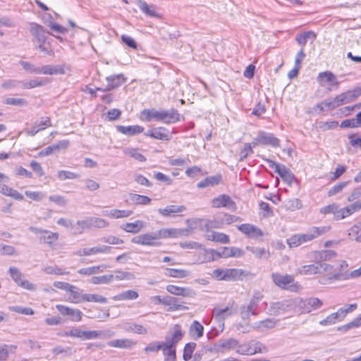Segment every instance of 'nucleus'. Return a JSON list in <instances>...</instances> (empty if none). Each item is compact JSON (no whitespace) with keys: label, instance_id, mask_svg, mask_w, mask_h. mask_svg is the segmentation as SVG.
I'll list each match as a JSON object with an SVG mask.
<instances>
[{"label":"nucleus","instance_id":"nucleus-31","mask_svg":"<svg viewBox=\"0 0 361 361\" xmlns=\"http://www.w3.org/2000/svg\"><path fill=\"white\" fill-rule=\"evenodd\" d=\"M108 345L118 348H131L135 342L128 338L116 339L108 342Z\"/></svg>","mask_w":361,"mask_h":361},{"label":"nucleus","instance_id":"nucleus-54","mask_svg":"<svg viewBox=\"0 0 361 361\" xmlns=\"http://www.w3.org/2000/svg\"><path fill=\"white\" fill-rule=\"evenodd\" d=\"M133 214L130 210L111 209L109 212L108 216L114 219H121L128 217Z\"/></svg>","mask_w":361,"mask_h":361},{"label":"nucleus","instance_id":"nucleus-61","mask_svg":"<svg viewBox=\"0 0 361 361\" xmlns=\"http://www.w3.org/2000/svg\"><path fill=\"white\" fill-rule=\"evenodd\" d=\"M163 342L160 341H152L147 344L144 350L146 353H157L161 350Z\"/></svg>","mask_w":361,"mask_h":361},{"label":"nucleus","instance_id":"nucleus-57","mask_svg":"<svg viewBox=\"0 0 361 361\" xmlns=\"http://www.w3.org/2000/svg\"><path fill=\"white\" fill-rule=\"evenodd\" d=\"M44 85V82L39 79H32L29 80H22V89H32L40 87Z\"/></svg>","mask_w":361,"mask_h":361},{"label":"nucleus","instance_id":"nucleus-53","mask_svg":"<svg viewBox=\"0 0 361 361\" xmlns=\"http://www.w3.org/2000/svg\"><path fill=\"white\" fill-rule=\"evenodd\" d=\"M196 345V343L194 342H190L185 345L183 354V358L185 361H188L192 358Z\"/></svg>","mask_w":361,"mask_h":361},{"label":"nucleus","instance_id":"nucleus-14","mask_svg":"<svg viewBox=\"0 0 361 361\" xmlns=\"http://www.w3.org/2000/svg\"><path fill=\"white\" fill-rule=\"evenodd\" d=\"M323 302L317 298H310L301 300L299 306L302 313H310L312 310H318L322 307Z\"/></svg>","mask_w":361,"mask_h":361},{"label":"nucleus","instance_id":"nucleus-11","mask_svg":"<svg viewBox=\"0 0 361 361\" xmlns=\"http://www.w3.org/2000/svg\"><path fill=\"white\" fill-rule=\"evenodd\" d=\"M212 207L214 208L226 207L231 211L237 209L235 202L227 195L223 194L214 197L212 201Z\"/></svg>","mask_w":361,"mask_h":361},{"label":"nucleus","instance_id":"nucleus-50","mask_svg":"<svg viewBox=\"0 0 361 361\" xmlns=\"http://www.w3.org/2000/svg\"><path fill=\"white\" fill-rule=\"evenodd\" d=\"M114 335L111 331H88V340L94 338H108Z\"/></svg>","mask_w":361,"mask_h":361},{"label":"nucleus","instance_id":"nucleus-15","mask_svg":"<svg viewBox=\"0 0 361 361\" xmlns=\"http://www.w3.org/2000/svg\"><path fill=\"white\" fill-rule=\"evenodd\" d=\"M56 308L63 316H68L72 322H80L82 312L78 309H73L63 305H56Z\"/></svg>","mask_w":361,"mask_h":361},{"label":"nucleus","instance_id":"nucleus-16","mask_svg":"<svg viewBox=\"0 0 361 361\" xmlns=\"http://www.w3.org/2000/svg\"><path fill=\"white\" fill-rule=\"evenodd\" d=\"M145 136L154 139L169 141L171 140V135L169 130L164 127H157L148 130L144 133Z\"/></svg>","mask_w":361,"mask_h":361},{"label":"nucleus","instance_id":"nucleus-42","mask_svg":"<svg viewBox=\"0 0 361 361\" xmlns=\"http://www.w3.org/2000/svg\"><path fill=\"white\" fill-rule=\"evenodd\" d=\"M246 250L252 252L256 257L259 259L264 258L267 259L270 256L269 251L264 247L247 246Z\"/></svg>","mask_w":361,"mask_h":361},{"label":"nucleus","instance_id":"nucleus-5","mask_svg":"<svg viewBox=\"0 0 361 361\" xmlns=\"http://www.w3.org/2000/svg\"><path fill=\"white\" fill-rule=\"evenodd\" d=\"M262 298L263 295L260 293H255L249 303L240 307V314L243 320H249L250 315L256 316L258 314L257 310Z\"/></svg>","mask_w":361,"mask_h":361},{"label":"nucleus","instance_id":"nucleus-41","mask_svg":"<svg viewBox=\"0 0 361 361\" xmlns=\"http://www.w3.org/2000/svg\"><path fill=\"white\" fill-rule=\"evenodd\" d=\"M0 192L6 196H9L17 200H23V196L16 190H14L6 185H3Z\"/></svg>","mask_w":361,"mask_h":361},{"label":"nucleus","instance_id":"nucleus-24","mask_svg":"<svg viewBox=\"0 0 361 361\" xmlns=\"http://www.w3.org/2000/svg\"><path fill=\"white\" fill-rule=\"evenodd\" d=\"M70 142L67 140H63L59 141L57 143L53 144L44 148L39 152L41 156H49L56 152H58L61 149H66L68 147Z\"/></svg>","mask_w":361,"mask_h":361},{"label":"nucleus","instance_id":"nucleus-20","mask_svg":"<svg viewBox=\"0 0 361 361\" xmlns=\"http://www.w3.org/2000/svg\"><path fill=\"white\" fill-rule=\"evenodd\" d=\"M291 308V304L289 300H282L272 302L269 310V314L279 315L288 312Z\"/></svg>","mask_w":361,"mask_h":361},{"label":"nucleus","instance_id":"nucleus-30","mask_svg":"<svg viewBox=\"0 0 361 361\" xmlns=\"http://www.w3.org/2000/svg\"><path fill=\"white\" fill-rule=\"evenodd\" d=\"M164 305L169 306L173 311L188 310V307L178 303V299L171 296H164L161 301Z\"/></svg>","mask_w":361,"mask_h":361},{"label":"nucleus","instance_id":"nucleus-3","mask_svg":"<svg viewBox=\"0 0 361 361\" xmlns=\"http://www.w3.org/2000/svg\"><path fill=\"white\" fill-rule=\"evenodd\" d=\"M329 230V228L326 226H313L306 233L293 235L287 239V243L290 247H298L326 233Z\"/></svg>","mask_w":361,"mask_h":361},{"label":"nucleus","instance_id":"nucleus-7","mask_svg":"<svg viewBox=\"0 0 361 361\" xmlns=\"http://www.w3.org/2000/svg\"><path fill=\"white\" fill-rule=\"evenodd\" d=\"M8 274L18 286L28 290H35V286L33 283L27 280H23V274L18 268L14 267H10Z\"/></svg>","mask_w":361,"mask_h":361},{"label":"nucleus","instance_id":"nucleus-38","mask_svg":"<svg viewBox=\"0 0 361 361\" xmlns=\"http://www.w3.org/2000/svg\"><path fill=\"white\" fill-rule=\"evenodd\" d=\"M164 274L173 278H185L189 276L190 272L185 269L166 268Z\"/></svg>","mask_w":361,"mask_h":361},{"label":"nucleus","instance_id":"nucleus-32","mask_svg":"<svg viewBox=\"0 0 361 361\" xmlns=\"http://www.w3.org/2000/svg\"><path fill=\"white\" fill-rule=\"evenodd\" d=\"M39 74L56 75L64 73V69L61 66L46 65L39 67Z\"/></svg>","mask_w":361,"mask_h":361},{"label":"nucleus","instance_id":"nucleus-45","mask_svg":"<svg viewBox=\"0 0 361 361\" xmlns=\"http://www.w3.org/2000/svg\"><path fill=\"white\" fill-rule=\"evenodd\" d=\"M124 328L127 331L133 332L137 334L145 335L147 334V329L145 326L136 323L127 324Z\"/></svg>","mask_w":361,"mask_h":361},{"label":"nucleus","instance_id":"nucleus-52","mask_svg":"<svg viewBox=\"0 0 361 361\" xmlns=\"http://www.w3.org/2000/svg\"><path fill=\"white\" fill-rule=\"evenodd\" d=\"M361 209V202H355L343 208L342 215L344 219L350 216L354 212Z\"/></svg>","mask_w":361,"mask_h":361},{"label":"nucleus","instance_id":"nucleus-10","mask_svg":"<svg viewBox=\"0 0 361 361\" xmlns=\"http://www.w3.org/2000/svg\"><path fill=\"white\" fill-rule=\"evenodd\" d=\"M106 80L107 82V86L106 88L102 89L101 87H97V90L102 92H107L114 89H116L123 83H125L127 80L126 76L122 74H116L107 76L106 78Z\"/></svg>","mask_w":361,"mask_h":361},{"label":"nucleus","instance_id":"nucleus-4","mask_svg":"<svg viewBox=\"0 0 361 361\" xmlns=\"http://www.w3.org/2000/svg\"><path fill=\"white\" fill-rule=\"evenodd\" d=\"M271 279L276 286L283 290L297 292L300 288V284L295 281L294 276L290 274L273 273Z\"/></svg>","mask_w":361,"mask_h":361},{"label":"nucleus","instance_id":"nucleus-23","mask_svg":"<svg viewBox=\"0 0 361 361\" xmlns=\"http://www.w3.org/2000/svg\"><path fill=\"white\" fill-rule=\"evenodd\" d=\"M361 276V267L359 269L352 271L350 273L347 271H339L336 273L333 274L329 277L330 280H347L350 278H357Z\"/></svg>","mask_w":361,"mask_h":361},{"label":"nucleus","instance_id":"nucleus-40","mask_svg":"<svg viewBox=\"0 0 361 361\" xmlns=\"http://www.w3.org/2000/svg\"><path fill=\"white\" fill-rule=\"evenodd\" d=\"M123 153L140 162H145L147 160L146 157L136 148L126 147L123 149Z\"/></svg>","mask_w":361,"mask_h":361},{"label":"nucleus","instance_id":"nucleus-51","mask_svg":"<svg viewBox=\"0 0 361 361\" xmlns=\"http://www.w3.org/2000/svg\"><path fill=\"white\" fill-rule=\"evenodd\" d=\"M242 275V270L238 269H226L224 281H233L239 278Z\"/></svg>","mask_w":361,"mask_h":361},{"label":"nucleus","instance_id":"nucleus-29","mask_svg":"<svg viewBox=\"0 0 361 361\" xmlns=\"http://www.w3.org/2000/svg\"><path fill=\"white\" fill-rule=\"evenodd\" d=\"M145 226V223L141 220H137L133 223H126L121 226V228L127 233H138Z\"/></svg>","mask_w":361,"mask_h":361},{"label":"nucleus","instance_id":"nucleus-47","mask_svg":"<svg viewBox=\"0 0 361 361\" xmlns=\"http://www.w3.org/2000/svg\"><path fill=\"white\" fill-rule=\"evenodd\" d=\"M203 331V326L199 322L195 320L190 325L189 332L191 336L194 337L195 336L198 338L202 336Z\"/></svg>","mask_w":361,"mask_h":361},{"label":"nucleus","instance_id":"nucleus-17","mask_svg":"<svg viewBox=\"0 0 361 361\" xmlns=\"http://www.w3.org/2000/svg\"><path fill=\"white\" fill-rule=\"evenodd\" d=\"M166 290L172 295L193 298L195 295V292L193 289L188 287H180L175 285H167L166 287Z\"/></svg>","mask_w":361,"mask_h":361},{"label":"nucleus","instance_id":"nucleus-63","mask_svg":"<svg viewBox=\"0 0 361 361\" xmlns=\"http://www.w3.org/2000/svg\"><path fill=\"white\" fill-rule=\"evenodd\" d=\"M51 39L47 41V42H39L37 48L45 54L49 56H54V51L51 46Z\"/></svg>","mask_w":361,"mask_h":361},{"label":"nucleus","instance_id":"nucleus-56","mask_svg":"<svg viewBox=\"0 0 361 361\" xmlns=\"http://www.w3.org/2000/svg\"><path fill=\"white\" fill-rule=\"evenodd\" d=\"M84 302H94L104 304L107 302V299L98 294L85 293Z\"/></svg>","mask_w":361,"mask_h":361},{"label":"nucleus","instance_id":"nucleus-8","mask_svg":"<svg viewBox=\"0 0 361 361\" xmlns=\"http://www.w3.org/2000/svg\"><path fill=\"white\" fill-rule=\"evenodd\" d=\"M212 346L214 353H225L230 350H235L238 347V341L234 338L220 339Z\"/></svg>","mask_w":361,"mask_h":361},{"label":"nucleus","instance_id":"nucleus-44","mask_svg":"<svg viewBox=\"0 0 361 361\" xmlns=\"http://www.w3.org/2000/svg\"><path fill=\"white\" fill-rule=\"evenodd\" d=\"M114 280V276L113 274H106L99 276H92L90 279V282L92 284H109Z\"/></svg>","mask_w":361,"mask_h":361},{"label":"nucleus","instance_id":"nucleus-6","mask_svg":"<svg viewBox=\"0 0 361 361\" xmlns=\"http://www.w3.org/2000/svg\"><path fill=\"white\" fill-rule=\"evenodd\" d=\"M259 157L268 163L269 167L274 169V171L280 176L284 182L289 185H291L293 180L295 179V176L286 166L276 163L273 160L266 158L264 155H260Z\"/></svg>","mask_w":361,"mask_h":361},{"label":"nucleus","instance_id":"nucleus-35","mask_svg":"<svg viewBox=\"0 0 361 361\" xmlns=\"http://www.w3.org/2000/svg\"><path fill=\"white\" fill-rule=\"evenodd\" d=\"M138 293L134 290H128L114 295L112 299L116 301L131 300L138 298Z\"/></svg>","mask_w":361,"mask_h":361},{"label":"nucleus","instance_id":"nucleus-39","mask_svg":"<svg viewBox=\"0 0 361 361\" xmlns=\"http://www.w3.org/2000/svg\"><path fill=\"white\" fill-rule=\"evenodd\" d=\"M298 271L301 274L310 275L320 273L319 262L305 265L298 269Z\"/></svg>","mask_w":361,"mask_h":361},{"label":"nucleus","instance_id":"nucleus-49","mask_svg":"<svg viewBox=\"0 0 361 361\" xmlns=\"http://www.w3.org/2000/svg\"><path fill=\"white\" fill-rule=\"evenodd\" d=\"M357 304H350L348 305L347 307H341L338 309V310L336 312H334V314L337 316V320L341 321L344 319V317L347 315V314L352 312L355 310L357 309Z\"/></svg>","mask_w":361,"mask_h":361},{"label":"nucleus","instance_id":"nucleus-64","mask_svg":"<svg viewBox=\"0 0 361 361\" xmlns=\"http://www.w3.org/2000/svg\"><path fill=\"white\" fill-rule=\"evenodd\" d=\"M90 224L91 228H102L109 226V223L104 219L99 217H90Z\"/></svg>","mask_w":361,"mask_h":361},{"label":"nucleus","instance_id":"nucleus-26","mask_svg":"<svg viewBox=\"0 0 361 361\" xmlns=\"http://www.w3.org/2000/svg\"><path fill=\"white\" fill-rule=\"evenodd\" d=\"M116 130L124 135H138L140 133H142L144 132L145 128L139 125H135V126H116Z\"/></svg>","mask_w":361,"mask_h":361},{"label":"nucleus","instance_id":"nucleus-18","mask_svg":"<svg viewBox=\"0 0 361 361\" xmlns=\"http://www.w3.org/2000/svg\"><path fill=\"white\" fill-rule=\"evenodd\" d=\"M343 208H340L338 204L332 203L325 207L320 208L319 212L322 214L327 215V214H333L334 219L336 221L342 220L344 219L343 216Z\"/></svg>","mask_w":361,"mask_h":361},{"label":"nucleus","instance_id":"nucleus-13","mask_svg":"<svg viewBox=\"0 0 361 361\" xmlns=\"http://www.w3.org/2000/svg\"><path fill=\"white\" fill-rule=\"evenodd\" d=\"M29 30L31 35L35 37L38 43L47 42V40L50 39L48 37V35H50V32L47 31L43 26L37 23H30Z\"/></svg>","mask_w":361,"mask_h":361},{"label":"nucleus","instance_id":"nucleus-48","mask_svg":"<svg viewBox=\"0 0 361 361\" xmlns=\"http://www.w3.org/2000/svg\"><path fill=\"white\" fill-rule=\"evenodd\" d=\"M71 295V302L74 303H80L84 302L85 293L77 286H74V288H70L69 291Z\"/></svg>","mask_w":361,"mask_h":361},{"label":"nucleus","instance_id":"nucleus-37","mask_svg":"<svg viewBox=\"0 0 361 361\" xmlns=\"http://www.w3.org/2000/svg\"><path fill=\"white\" fill-rule=\"evenodd\" d=\"M234 312L228 307H226L223 309L215 307L213 310V315L215 319L219 321L224 320L226 318L231 316Z\"/></svg>","mask_w":361,"mask_h":361},{"label":"nucleus","instance_id":"nucleus-28","mask_svg":"<svg viewBox=\"0 0 361 361\" xmlns=\"http://www.w3.org/2000/svg\"><path fill=\"white\" fill-rule=\"evenodd\" d=\"M222 180L221 174H216L214 176H209L200 181L197 187L198 188H204L210 186L219 185Z\"/></svg>","mask_w":361,"mask_h":361},{"label":"nucleus","instance_id":"nucleus-9","mask_svg":"<svg viewBox=\"0 0 361 361\" xmlns=\"http://www.w3.org/2000/svg\"><path fill=\"white\" fill-rule=\"evenodd\" d=\"M263 349L264 350L265 347L260 342L243 343L241 345L238 343L235 351L240 355H251L257 353H262Z\"/></svg>","mask_w":361,"mask_h":361},{"label":"nucleus","instance_id":"nucleus-21","mask_svg":"<svg viewBox=\"0 0 361 361\" xmlns=\"http://www.w3.org/2000/svg\"><path fill=\"white\" fill-rule=\"evenodd\" d=\"M180 115L178 110L170 109L169 110H161V121L166 124L175 123L180 121Z\"/></svg>","mask_w":361,"mask_h":361},{"label":"nucleus","instance_id":"nucleus-59","mask_svg":"<svg viewBox=\"0 0 361 361\" xmlns=\"http://www.w3.org/2000/svg\"><path fill=\"white\" fill-rule=\"evenodd\" d=\"M1 87L5 90H13L16 88L22 89V80L12 79L7 80L2 83Z\"/></svg>","mask_w":361,"mask_h":361},{"label":"nucleus","instance_id":"nucleus-46","mask_svg":"<svg viewBox=\"0 0 361 361\" xmlns=\"http://www.w3.org/2000/svg\"><path fill=\"white\" fill-rule=\"evenodd\" d=\"M316 34L313 31L305 32L302 34L298 35L295 37V41L302 47H304L307 43V39L312 38V40L316 39Z\"/></svg>","mask_w":361,"mask_h":361},{"label":"nucleus","instance_id":"nucleus-34","mask_svg":"<svg viewBox=\"0 0 361 361\" xmlns=\"http://www.w3.org/2000/svg\"><path fill=\"white\" fill-rule=\"evenodd\" d=\"M106 268H107V265L106 264L92 266L90 267L80 269L78 270V273L81 275L90 276L92 274L103 272Z\"/></svg>","mask_w":361,"mask_h":361},{"label":"nucleus","instance_id":"nucleus-33","mask_svg":"<svg viewBox=\"0 0 361 361\" xmlns=\"http://www.w3.org/2000/svg\"><path fill=\"white\" fill-rule=\"evenodd\" d=\"M244 255V251L236 247H222V255L224 258L240 257Z\"/></svg>","mask_w":361,"mask_h":361},{"label":"nucleus","instance_id":"nucleus-19","mask_svg":"<svg viewBox=\"0 0 361 361\" xmlns=\"http://www.w3.org/2000/svg\"><path fill=\"white\" fill-rule=\"evenodd\" d=\"M317 81L321 85L329 83L330 85L335 87L336 89H338L340 85L336 76L329 71L319 73L317 76Z\"/></svg>","mask_w":361,"mask_h":361},{"label":"nucleus","instance_id":"nucleus-1","mask_svg":"<svg viewBox=\"0 0 361 361\" xmlns=\"http://www.w3.org/2000/svg\"><path fill=\"white\" fill-rule=\"evenodd\" d=\"M175 229H161L157 232H150L136 235L131 239L134 244L145 246L159 247L161 243L159 241L161 238L176 237Z\"/></svg>","mask_w":361,"mask_h":361},{"label":"nucleus","instance_id":"nucleus-55","mask_svg":"<svg viewBox=\"0 0 361 361\" xmlns=\"http://www.w3.org/2000/svg\"><path fill=\"white\" fill-rule=\"evenodd\" d=\"M114 279L117 281H122V280H133L135 279V275L129 271H123L121 270H115L114 271Z\"/></svg>","mask_w":361,"mask_h":361},{"label":"nucleus","instance_id":"nucleus-27","mask_svg":"<svg viewBox=\"0 0 361 361\" xmlns=\"http://www.w3.org/2000/svg\"><path fill=\"white\" fill-rule=\"evenodd\" d=\"M340 94L343 104L352 102L361 95V87H356L353 90H349L341 93Z\"/></svg>","mask_w":361,"mask_h":361},{"label":"nucleus","instance_id":"nucleus-60","mask_svg":"<svg viewBox=\"0 0 361 361\" xmlns=\"http://www.w3.org/2000/svg\"><path fill=\"white\" fill-rule=\"evenodd\" d=\"M130 200L136 204H148L151 202V199L145 195L133 194L131 195Z\"/></svg>","mask_w":361,"mask_h":361},{"label":"nucleus","instance_id":"nucleus-43","mask_svg":"<svg viewBox=\"0 0 361 361\" xmlns=\"http://www.w3.org/2000/svg\"><path fill=\"white\" fill-rule=\"evenodd\" d=\"M59 238L58 233H53L44 230L40 236V240L44 243L51 245L55 243Z\"/></svg>","mask_w":361,"mask_h":361},{"label":"nucleus","instance_id":"nucleus-25","mask_svg":"<svg viewBox=\"0 0 361 361\" xmlns=\"http://www.w3.org/2000/svg\"><path fill=\"white\" fill-rule=\"evenodd\" d=\"M140 10L148 17L159 18L160 15L157 11V6L153 4H147L145 1L140 0L138 1Z\"/></svg>","mask_w":361,"mask_h":361},{"label":"nucleus","instance_id":"nucleus-2","mask_svg":"<svg viewBox=\"0 0 361 361\" xmlns=\"http://www.w3.org/2000/svg\"><path fill=\"white\" fill-rule=\"evenodd\" d=\"M184 333L181 326L176 324L173 327V331L170 336L165 338L163 342L161 350L164 356V361H176V346L177 343L183 338Z\"/></svg>","mask_w":361,"mask_h":361},{"label":"nucleus","instance_id":"nucleus-58","mask_svg":"<svg viewBox=\"0 0 361 361\" xmlns=\"http://www.w3.org/2000/svg\"><path fill=\"white\" fill-rule=\"evenodd\" d=\"M349 235L357 242H361V221L353 225L349 230Z\"/></svg>","mask_w":361,"mask_h":361},{"label":"nucleus","instance_id":"nucleus-62","mask_svg":"<svg viewBox=\"0 0 361 361\" xmlns=\"http://www.w3.org/2000/svg\"><path fill=\"white\" fill-rule=\"evenodd\" d=\"M42 271L47 274L65 275L69 274L57 266H47L42 269Z\"/></svg>","mask_w":361,"mask_h":361},{"label":"nucleus","instance_id":"nucleus-36","mask_svg":"<svg viewBox=\"0 0 361 361\" xmlns=\"http://www.w3.org/2000/svg\"><path fill=\"white\" fill-rule=\"evenodd\" d=\"M206 238L208 240L219 242L224 244L228 243L230 242L228 235L225 233L216 231H212L211 233L207 234Z\"/></svg>","mask_w":361,"mask_h":361},{"label":"nucleus","instance_id":"nucleus-12","mask_svg":"<svg viewBox=\"0 0 361 361\" xmlns=\"http://www.w3.org/2000/svg\"><path fill=\"white\" fill-rule=\"evenodd\" d=\"M255 140L260 142V144L263 145H269L276 148L280 147V140L270 133L259 131L255 137Z\"/></svg>","mask_w":361,"mask_h":361},{"label":"nucleus","instance_id":"nucleus-22","mask_svg":"<svg viewBox=\"0 0 361 361\" xmlns=\"http://www.w3.org/2000/svg\"><path fill=\"white\" fill-rule=\"evenodd\" d=\"M186 210V207L184 205H175L171 204L166 206L165 208H159L158 212L164 217L174 216L175 214L183 212Z\"/></svg>","mask_w":361,"mask_h":361}]
</instances>
